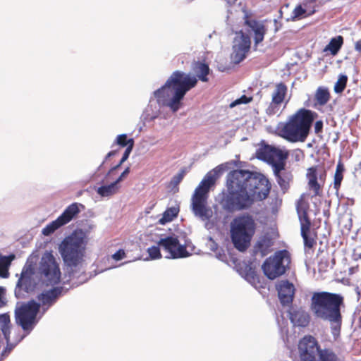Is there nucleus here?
<instances>
[{
  "label": "nucleus",
  "instance_id": "32",
  "mask_svg": "<svg viewBox=\"0 0 361 361\" xmlns=\"http://www.w3.org/2000/svg\"><path fill=\"white\" fill-rule=\"evenodd\" d=\"M63 226H64V224L62 223L59 217H58L56 220L47 224L42 229V233L44 235L48 236L52 234L56 230H57L58 228Z\"/></svg>",
  "mask_w": 361,
  "mask_h": 361
},
{
  "label": "nucleus",
  "instance_id": "23",
  "mask_svg": "<svg viewBox=\"0 0 361 361\" xmlns=\"http://www.w3.org/2000/svg\"><path fill=\"white\" fill-rule=\"evenodd\" d=\"M80 208H84L82 204L78 202L72 203L66 208L59 217L62 223L66 225L77 217L80 212Z\"/></svg>",
  "mask_w": 361,
  "mask_h": 361
},
{
  "label": "nucleus",
  "instance_id": "20",
  "mask_svg": "<svg viewBox=\"0 0 361 361\" xmlns=\"http://www.w3.org/2000/svg\"><path fill=\"white\" fill-rule=\"evenodd\" d=\"M250 37L244 33L241 34L240 42L233 47L234 59L238 61H242L246 56L250 49Z\"/></svg>",
  "mask_w": 361,
  "mask_h": 361
},
{
  "label": "nucleus",
  "instance_id": "16",
  "mask_svg": "<svg viewBox=\"0 0 361 361\" xmlns=\"http://www.w3.org/2000/svg\"><path fill=\"white\" fill-rule=\"evenodd\" d=\"M63 287L57 286L39 294L37 299L40 302V305H42L45 310L49 309L57 301L59 298L63 295Z\"/></svg>",
  "mask_w": 361,
  "mask_h": 361
},
{
  "label": "nucleus",
  "instance_id": "48",
  "mask_svg": "<svg viewBox=\"0 0 361 361\" xmlns=\"http://www.w3.org/2000/svg\"><path fill=\"white\" fill-rule=\"evenodd\" d=\"M323 128V122L322 121H316L314 124V132L315 133H319L322 131Z\"/></svg>",
  "mask_w": 361,
  "mask_h": 361
},
{
  "label": "nucleus",
  "instance_id": "26",
  "mask_svg": "<svg viewBox=\"0 0 361 361\" xmlns=\"http://www.w3.org/2000/svg\"><path fill=\"white\" fill-rule=\"evenodd\" d=\"M272 244L271 240L268 238L259 240L254 246L255 254H259L261 257L266 256L270 252Z\"/></svg>",
  "mask_w": 361,
  "mask_h": 361
},
{
  "label": "nucleus",
  "instance_id": "14",
  "mask_svg": "<svg viewBox=\"0 0 361 361\" xmlns=\"http://www.w3.org/2000/svg\"><path fill=\"white\" fill-rule=\"evenodd\" d=\"M219 171L220 170L216 168L213 171L207 173L202 180L200 183L199 185L196 188L192 197L207 199V193L209 192L210 188L215 184V182L219 177Z\"/></svg>",
  "mask_w": 361,
  "mask_h": 361
},
{
  "label": "nucleus",
  "instance_id": "25",
  "mask_svg": "<svg viewBox=\"0 0 361 361\" xmlns=\"http://www.w3.org/2000/svg\"><path fill=\"white\" fill-rule=\"evenodd\" d=\"M344 43L343 37L338 35L335 37H332L329 44L324 48V52H329L332 56L338 54Z\"/></svg>",
  "mask_w": 361,
  "mask_h": 361
},
{
  "label": "nucleus",
  "instance_id": "9",
  "mask_svg": "<svg viewBox=\"0 0 361 361\" xmlns=\"http://www.w3.org/2000/svg\"><path fill=\"white\" fill-rule=\"evenodd\" d=\"M290 263V257L287 250L277 251L273 256L265 259L262 268L264 275L274 280L286 271Z\"/></svg>",
  "mask_w": 361,
  "mask_h": 361
},
{
  "label": "nucleus",
  "instance_id": "37",
  "mask_svg": "<svg viewBox=\"0 0 361 361\" xmlns=\"http://www.w3.org/2000/svg\"><path fill=\"white\" fill-rule=\"evenodd\" d=\"M317 0H305L303 1L302 5L304 6L305 10H307V16H312L316 12V8Z\"/></svg>",
  "mask_w": 361,
  "mask_h": 361
},
{
  "label": "nucleus",
  "instance_id": "6",
  "mask_svg": "<svg viewBox=\"0 0 361 361\" xmlns=\"http://www.w3.org/2000/svg\"><path fill=\"white\" fill-rule=\"evenodd\" d=\"M255 233V223L250 215H241L231 223V238L233 246L240 252H245L250 245Z\"/></svg>",
  "mask_w": 361,
  "mask_h": 361
},
{
  "label": "nucleus",
  "instance_id": "57",
  "mask_svg": "<svg viewBox=\"0 0 361 361\" xmlns=\"http://www.w3.org/2000/svg\"><path fill=\"white\" fill-rule=\"evenodd\" d=\"M121 166V164H120V162H119L116 166H115L114 167H113V168L110 170V171H114V170L117 169H118V168H119Z\"/></svg>",
  "mask_w": 361,
  "mask_h": 361
},
{
  "label": "nucleus",
  "instance_id": "3",
  "mask_svg": "<svg viewBox=\"0 0 361 361\" xmlns=\"http://www.w3.org/2000/svg\"><path fill=\"white\" fill-rule=\"evenodd\" d=\"M345 307L344 297L326 291L314 292L311 298L310 310L316 319L327 321L336 328L342 324L341 308Z\"/></svg>",
  "mask_w": 361,
  "mask_h": 361
},
{
  "label": "nucleus",
  "instance_id": "4",
  "mask_svg": "<svg viewBox=\"0 0 361 361\" xmlns=\"http://www.w3.org/2000/svg\"><path fill=\"white\" fill-rule=\"evenodd\" d=\"M316 114L305 109H299L286 123H279L276 134L290 142H305Z\"/></svg>",
  "mask_w": 361,
  "mask_h": 361
},
{
  "label": "nucleus",
  "instance_id": "15",
  "mask_svg": "<svg viewBox=\"0 0 361 361\" xmlns=\"http://www.w3.org/2000/svg\"><path fill=\"white\" fill-rule=\"evenodd\" d=\"M279 298L283 305H289L292 304L295 288L294 285L288 280L281 281L276 286Z\"/></svg>",
  "mask_w": 361,
  "mask_h": 361
},
{
  "label": "nucleus",
  "instance_id": "46",
  "mask_svg": "<svg viewBox=\"0 0 361 361\" xmlns=\"http://www.w3.org/2000/svg\"><path fill=\"white\" fill-rule=\"evenodd\" d=\"M126 257V252L123 249L118 250L112 255V258L116 261H119Z\"/></svg>",
  "mask_w": 361,
  "mask_h": 361
},
{
  "label": "nucleus",
  "instance_id": "44",
  "mask_svg": "<svg viewBox=\"0 0 361 361\" xmlns=\"http://www.w3.org/2000/svg\"><path fill=\"white\" fill-rule=\"evenodd\" d=\"M15 255H10L8 256H3L0 257V263L8 270V266L11 264V262L14 259Z\"/></svg>",
  "mask_w": 361,
  "mask_h": 361
},
{
  "label": "nucleus",
  "instance_id": "51",
  "mask_svg": "<svg viewBox=\"0 0 361 361\" xmlns=\"http://www.w3.org/2000/svg\"><path fill=\"white\" fill-rule=\"evenodd\" d=\"M353 258L355 260H360L361 259V252L359 249H354L353 252Z\"/></svg>",
  "mask_w": 361,
  "mask_h": 361
},
{
  "label": "nucleus",
  "instance_id": "30",
  "mask_svg": "<svg viewBox=\"0 0 361 361\" xmlns=\"http://www.w3.org/2000/svg\"><path fill=\"white\" fill-rule=\"evenodd\" d=\"M118 190V184L114 181L110 185L99 187L97 190V192L102 197H109L116 194Z\"/></svg>",
  "mask_w": 361,
  "mask_h": 361
},
{
  "label": "nucleus",
  "instance_id": "38",
  "mask_svg": "<svg viewBox=\"0 0 361 361\" xmlns=\"http://www.w3.org/2000/svg\"><path fill=\"white\" fill-rule=\"evenodd\" d=\"M306 13H307V10H305L303 5H302V4L297 5L293 11L291 19H292V20L300 19L302 17L307 16Z\"/></svg>",
  "mask_w": 361,
  "mask_h": 361
},
{
  "label": "nucleus",
  "instance_id": "28",
  "mask_svg": "<svg viewBox=\"0 0 361 361\" xmlns=\"http://www.w3.org/2000/svg\"><path fill=\"white\" fill-rule=\"evenodd\" d=\"M193 70L196 73V78H198L202 82H207L208 78L207 75L209 73V66L202 62H197L193 67Z\"/></svg>",
  "mask_w": 361,
  "mask_h": 361
},
{
  "label": "nucleus",
  "instance_id": "27",
  "mask_svg": "<svg viewBox=\"0 0 361 361\" xmlns=\"http://www.w3.org/2000/svg\"><path fill=\"white\" fill-rule=\"evenodd\" d=\"M288 94V87L283 82L276 83L271 93V99L283 103Z\"/></svg>",
  "mask_w": 361,
  "mask_h": 361
},
{
  "label": "nucleus",
  "instance_id": "42",
  "mask_svg": "<svg viewBox=\"0 0 361 361\" xmlns=\"http://www.w3.org/2000/svg\"><path fill=\"white\" fill-rule=\"evenodd\" d=\"M253 101V97L252 96H246V95H242L238 99L234 100L230 104V107L233 108L238 105L240 104H246Z\"/></svg>",
  "mask_w": 361,
  "mask_h": 361
},
{
  "label": "nucleus",
  "instance_id": "19",
  "mask_svg": "<svg viewBox=\"0 0 361 361\" xmlns=\"http://www.w3.org/2000/svg\"><path fill=\"white\" fill-rule=\"evenodd\" d=\"M312 223L300 225V234L305 248L313 249L317 244V233L311 229Z\"/></svg>",
  "mask_w": 361,
  "mask_h": 361
},
{
  "label": "nucleus",
  "instance_id": "31",
  "mask_svg": "<svg viewBox=\"0 0 361 361\" xmlns=\"http://www.w3.org/2000/svg\"><path fill=\"white\" fill-rule=\"evenodd\" d=\"M331 95L327 88L319 87L315 93V99L317 102L324 106L330 100Z\"/></svg>",
  "mask_w": 361,
  "mask_h": 361
},
{
  "label": "nucleus",
  "instance_id": "18",
  "mask_svg": "<svg viewBox=\"0 0 361 361\" xmlns=\"http://www.w3.org/2000/svg\"><path fill=\"white\" fill-rule=\"evenodd\" d=\"M245 25L248 26L254 32L255 46L264 40V35L267 33V28L262 23L255 19H251L248 16H246L245 18Z\"/></svg>",
  "mask_w": 361,
  "mask_h": 361
},
{
  "label": "nucleus",
  "instance_id": "10",
  "mask_svg": "<svg viewBox=\"0 0 361 361\" xmlns=\"http://www.w3.org/2000/svg\"><path fill=\"white\" fill-rule=\"evenodd\" d=\"M40 304L32 300L23 303L16 310V321L24 331H31L36 324Z\"/></svg>",
  "mask_w": 361,
  "mask_h": 361
},
{
  "label": "nucleus",
  "instance_id": "53",
  "mask_svg": "<svg viewBox=\"0 0 361 361\" xmlns=\"http://www.w3.org/2000/svg\"><path fill=\"white\" fill-rule=\"evenodd\" d=\"M8 270L0 263V276L7 277Z\"/></svg>",
  "mask_w": 361,
  "mask_h": 361
},
{
  "label": "nucleus",
  "instance_id": "41",
  "mask_svg": "<svg viewBox=\"0 0 361 361\" xmlns=\"http://www.w3.org/2000/svg\"><path fill=\"white\" fill-rule=\"evenodd\" d=\"M270 152H271L273 157H275L278 159L277 161L286 160L288 157V152H284L276 147H271Z\"/></svg>",
  "mask_w": 361,
  "mask_h": 361
},
{
  "label": "nucleus",
  "instance_id": "56",
  "mask_svg": "<svg viewBox=\"0 0 361 361\" xmlns=\"http://www.w3.org/2000/svg\"><path fill=\"white\" fill-rule=\"evenodd\" d=\"M4 293V288L2 287H0V307L2 305V295Z\"/></svg>",
  "mask_w": 361,
  "mask_h": 361
},
{
  "label": "nucleus",
  "instance_id": "29",
  "mask_svg": "<svg viewBox=\"0 0 361 361\" xmlns=\"http://www.w3.org/2000/svg\"><path fill=\"white\" fill-rule=\"evenodd\" d=\"M345 171V166L343 164L339 161L336 165V171L334 176V188L336 190V193H338L342 180L343 179V173Z\"/></svg>",
  "mask_w": 361,
  "mask_h": 361
},
{
  "label": "nucleus",
  "instance_id": "39",
  "mask_svg": "<svg viewBox=\"0 0 361 361\" xmlns=\"http://www.w3.org/2000/svg\"><path fill=\"white\" fill-rule=\"evenodd\" d=\"M186 173L187 170L185 168L181 169L180 171L171 178L170 185L173 187H178L180 183L183 180Z\"/></svg>",
  "mask_w": 361,
  "mask_h": 361
},
{
  "label": "nucleus",
  "instance_id": "34",
  "mask_svg": "<svg viewBox=\"0 0 361 361\" xmlns=\"http://www.w3.org/2000/svg\"><path fill=\"white\" fill-rule=\"evenodd\" d=\"M348 78L346 75L341 74L334 85V90L336 94L342 93L346 87Z\"/></svg>",
  "mask_w": 361,
  "mask_h": 361
},
{
  "label": "nucleus",
  "instance_id": "22",
  "mask_svg": "<svg viewBox=\"0 0 361 361\" xmlns=\"http://www.w3.org/2000/svg\"><path fill=\"white\" fill-rule=\"evenodd\" d=\"M289 319L295 326L305 327L310 323V316L302 308L292 309L289 311Z\"/></svg>",
  "mask_w": 361,
  "mask_h": 361
},
{
  "label": "nucleus",
  "instance_id": "47",
  "mask_svg": "<svg viewBox=\"0 0 361 361\" xmlns=\"http://www.w3.org/2000/svg\"><path fill=\"white\" fill-rule=\"evenodd\" d=\"M2 333L7 341V342L9 341V335L11 333L10 326L9 325H3L1 328Z\"/></svg>",
  "mask_w": 361,
  "mask_h": 361
},
{
  "label": "nucleus",
  "instance_id": "50",
  "mask_svg": "<svg viewBox=\"0 0 361 361\" xmlns=\"http://www.w3.org/2000/svg\"><path fill=\"white\" fill-rule=\"evenodd\" d=\"M130 173V168L127 167L123 172L121 174V176L118 178V179L115 181L116 183H120L123 178L127 176Z\"/></svg>",
  "mask_w": 361,
  "mask_h": 361
},
{
  "label": "nucleus",
  "instance_id": "21",
  "mask_svg": "<svg viewBox=\"0 0 361 361\" xmlns=\"http://www.w3.org/2000/svg\"><path fill=\"white\" fill-rule=\"evenodd\" d=\"M310 203L305 199V195L302 194L296 203V211L298 216L300 225L312 223L309 217Z\"/></svg>",
  "mask_w": 361,
  "mask_h": 361
},
{
  "label": "nucleus",
  "instance_id": "55",
  "mask_svg": "<svg viewBox=\"0 0 361 361\" xmlns=\"http://www.w3.org/2000/svg\"><path fill=\"white\" fill-rule=\"evenodd\" d=\"M358 269V266L355 267H350L349 269V273L350 274H354L355 271H357Z\"/></svg>",
  "mask_w": 361,
  "mask_h": 361
},
{
  "label": "nucleus",
  "instance_id": "52",
  "mask_svg": "<svg viewBox=\"0 0 361 361\" xmlns=\"http://www.w3.org/2000/svg\"><path fill=\"white\" fill-rule=\"evenodd\" d=\"M355 51L361 56V38L355 42V46H354Z\"/></svg>",
  "mask_w": 361,
  "mask_h": 361
},
{
  "label": "nucleus",
  "instance_id": "35",
  "mask_svg": "<svg viewBox=\"0 0 361 361\" xmlns=\"http://www.w3.org/2000/svg\"><path fill=\"white\" fill-rule=\"evenodd\" d=\"M115 143L121 147H128V145H130V144L132 143V147H134V140L133 138L128 139L126 134H121L118 135L116 139Z\"/></svg>",
  "mask_w": 361,
  "mask_h": 361
},
{
  "label": "nucleus",
  "instance_id": "45",
  "mask_svg": "<svg viewBox=\"0 0 361 361\" xmlns=\"http://www.w3.org/2000/svg\"><path fill=\"white\" fill-rule=\"evenodd\" d=\"M133 149V147H132V143H131L130 145H128V147H126V149L123 154V157L120 161V164H122L124 161H126L128 159Z\"/></svg>",
  "mask_w": 361,
  "mask_h": 361
},
{
  "label": "nucleus",
  "instance_id": "24",
  "mask_svg": "<svg viewBox=\"0 0 361 361\" xmlns=\"http://www.w3.org/2000/svg\"><path fill=\"white\" fill-rule=\"evenodd\" d=\"M276 180L283 193H286L290 188V183L293 180V176L290 171H286L275 175Z\"/></svg>",
  "mask_w": 361,
  "mask_h": 361
},
{
  "label": "nucleus",
  "instance_id": "13",
  "mask_svg": "<svg viewBox=\"0 0 361 361\" xmlns=\"http://www.w3.org/2000/svg\"><path fill=\"white\" fill-rule=\"evenodd\" d=\"M35 274V269L32 264H27L22 269L20 277L19 278L15 293L16 295L21 294L23 290L25 293L32 291L34 288L32 278Z\"/></svg>",
  "mask_w": 361,
  "mask_h": 361
},
{
  "label": "nucleus",
  "instance_id": "11",
  "mask_svg": "<svg viewBox=\"0 0 361 361\" xmlns=\"http://www.w3.org/2000/svg\"><path fill=\"white\" fill-rule=\"evenodd\" d=\"M157 243L167 253V258H183L189 255L186 247L180 244L178 237L167 236L161 238Z\"/></svg>",
  "mask_w": 361,
  "mask_h": 361
},
{
  "label": "nucleus",
  "instance_id": "33",
  "mask_svg": "<svg viewBox=\"0 0 361 361\" xmlns=\"http://www.w3.org/2000/svg\"><path fill=\"white\" fill-rule=\"evenodd\" d=\"M178 210L175 207L168 208L163 214L162 217L159 220V223L161 225L171 221L177 216Z\"/></svg>",
  "mask_w": 361,
  "mask_h": 361
},
{
  "label": "nucleus",
  "instance_id": "7",
  "mask_svg": "<svg viewBox=\"0 0 361 361\" xmlns=\"http://www.w3.org/2000/svg\"><path fill=\"white\" fill-rule=\"evenodd\" d=\"M300 361H341L331 348L322 349L317 340L306 335L298 343Z\"/></svg>",
  "mask_w": 361,
  "mask_h": 361
},
{
  "label": "nucleus",
  "instance_id": "8",
  "mask_svg": "<svg viewBox=\"0 0 361 361\" xmlns=\"http://www.w3.org/2000/svg\"><path fill=\"white\" fill-rule=\"evenodd\" d=\"M37 276L46 286H54L60 282L61 273L52 251H46L42 255L37 269Z\"/></svg>",
  "mask_w": 361,
  "mask_h": 361
},
{
  "label": "nucleus",
  "instance_id": "2",
  "mask_svg": "<svg viewBox=\"0 0 361 361\" xmlns=\"http://www.w3.org/2000/svg\"><path fill=\"white\" fill-rule=\"evenodd\" d=\"M197 78L180 71L171 73L165 84L154 92L159 104L169 107L176 112L181 106L185 94L195 87Z\"/></svg>",
  "mask_w": 361,
  "mask_h": 361
},
{
  "label": "nucleus",
  "instance_id": "12",
  "mask_svg": "<svg viewBox=\"0 0 361 361\" xmlns=\"http://www.w3.org/2000/svg\"><path fill=\"white\" fill-rule=\"evenodd\" d=\"M306 178L308 180L309 190L313 191L312 197L320 196L323 185L319 183L318 179L324 183L326 178V171L323 168L319 169L318 166H313L307 169Z\"/></svg>",
  "mask_w": 361,
  "mask_h": 361
},
{
  "label": "nucleus",
  "instance_id": "36",
  "mask_svg": "<svg viewBox=\"0 0 361 361\" xmlns=\"http://www.w3.org/2000/svg\"><path fill=\"white\" fill-rule=\"evenodd\" d=\"M282 104L283 103L271 99V102L266 109V114L268 116H274L276 114L280 111V108Z\"/></svg>",
  "mask_w": 361,
  "mask_h": 361
},
{
  "label": "nucleus",
  "instance_id": "49",
  "mask_svg": "<svg viewBox=\"0 0 361 361\" xmlns=\"http://www.w3.org/2000/svg\"><path fill=\"white\" fill-rule=\"evenodd\" d=\"M0 322L3 323L4 325H9L10 318L8 314H4L0 315Z\"/></svg>",
  "mask_w": 361,
  "mask_h": 361
},
{
  "label": "nucleus",
  "instance_id": "54",
  "mask_svg": "<svg viewBox=\"0 0 361 361\" xmlns=\"http://www.w3.org/2000/svg\"><path fill=\"white\" fill-rule=\"evenodd\" d=\"M117 153V150H112V151H110L106 156V159H107L108 158L111 157H113L114 155H116Z\"/></svg>",
  "mask_w": 361,
  "mask_h": 361
},
{
  "label": "nucleus",
  "instance_id": "5",
  "mask_svg": "<svg viewBox=\"0 0 361 361\" xmlns=\"http://www.w3.org/2000/svg\"><path fill=\"white\" fill-rule=\"evenodd\" d=\"M88 238L82 229L75 230L66 236L59 245V252L65 264L71 269L84 262Z\"/></svg>",
  "mask_w": 361,
  "mask_h": 361
},
{
  "label": "nucleus",
  "instance_id": "17",
  "mask_svg": "<svg viewBox=\"0 0 361 361\" xmlns=\"http://www.w3.org/2000/svg\"><path fill=\"white\" fill-rule=\"evenodd\" d=\"M192 209L194 214L202 220H208L212 216V211L207 207V199L194 197L192 198Z\"/></svg>",
  "mask_w": 361,
  "mask_h": 361
},
{
  "label": "nucleus",
  "instance_id": "1",
  "mask_svg": "<svg viewBox=\"0 0 361 361\" xmlns=\"http://www.w3.org/2000/svg\"><path fill=\"white\" fill-rule=\"evenodd\" d=\"M271 185L262 173L248 170L236 169L231 171L227 180V192L221 204L228 213L250 209L256 201L267 198Z\"/></svg>",
  "mask_w": 361,
  "mask_h": 361
},
{
  "label": "nucleus",
  "instance_id": "40",
  "mask_svg": "<svg viewBox=\"0 0 361 361\" xmlns=\"http://www.w3.org/2000/svg\"><path fill=\"white\" fill-rule=\"evenodd\" d=\"M286 160L273 161L272 162V168H273V171H274V176L277 175L280 173L288 171L286 169Z\"/></svg>",
  "mask_w": 361,
  "mask_h": 361
},
{
  "label": "nucleus",
  "instance_id": "43",
  "mask_svg": "<svg viewBox=\"0 0 361 361\" xmlns=\"http://www.w3.org/2000/svg\"><path fill=\"white\" fill-rule=\"evenodd\" d=\"M160 247H161L158 245L157 246L154 245L147 249V252L151 259H157L161 257Z\"/></svg>",
  "mask_w": 361,
  "mask_h": 361
}]
</instances>
